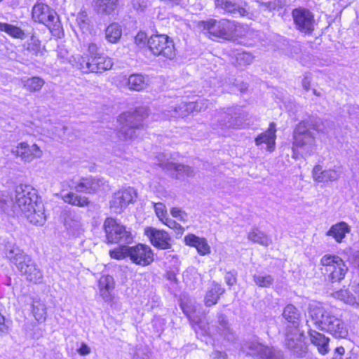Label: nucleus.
Listing matches in <instances>:
<instances>
[{"label": "nucleus", "mask_w": 359, "mask_h": 359, "mask_svg": "<svg viewBox=\"0 0 359 359\" xmlns=\"http://www.w3.org/2000/svg\"><path fill=\"white\" fill-rule=\"evenodd\" d=\"M15 205L30 223L43 225L46 222L44 205L31 186L20 184L16 187Z\"/></svg>", "instance_id": "nucleus-1"}, {"label": "nucleus", "mask_w": 359, "mask_h": 359, "mask_svg": "<svg viewBox=\"0 0 359 359\" xmlns=\"http://www.w3.org/2000/svg\"><path fill=\"white\" fill-rule=\"evenodd\" d=\"M309 314L319 330L328 332L337 338H346L348 336V326L341 316H335L332 311L321 303L310 304Z\"/></svg>", "instance_id": "nucleus-2"}, {"label": "nucleus", "mask_w": 359, "mask_h": 359, "mask_svg": "<svg viewBox=\"0 0 359 359\" xmlns=\"http://www.w3.org/2000/svg\"><path fill=\"white\" fill-rule=\"evenodd\" d=\"M6 255L15 265L18 270L27 280L33 283H41L43 275L42 271L34 263L31 257L15 245L7 247Z\"/></svg>", "instance_id": "nucleus-3"}, {"label": "nucleus", "mask_w": 359, "mask_h": 359, "mask_svg": "<svg viewBox=\"0 0 359 359\" xmlns=\"http://www.w3.org/2000/svg\"><path fill=\"white\" fill-rule=\"evenodd\" d=\"M292 157L311 156L316 149V141L314 134L311 131L309 121H302L295 127L292 135Z\"/></svg>", "instance_id": "nucleus-4"}, {"label": "nucleus", "mask_w": 359, "mask_h": 359, "mask_svg": "<svg viewBox=\"0 0 359 359\" xmlns=\"http://www.w3.org/2000/svg\"><path fill=\"white\" fill-rule=\"evenodd\" d=\"M147 114V109L145 107L139 108L133 113L122 114L118 118V121L123 125L118 133L120 139L128 141L137 137L136 132L142 126V121Z\"/></svg>", "instance_id": "nucleus-5"}, {"label": "nucleus", "mask_w": 359, "mask_h": 359, "mask_svg": "<svg viewBox=\"0 0 359 359\" xmlns=\"http://www.w3.org/2000/svg\"><path fill=\"white\" fill-rule=\"evenodd\" d=\"M147 44L151 52L156 56L172 60L176 56V49L171 38L165 34H154L148 40Z\"/></svg>", "instance_id": "nucleus-6"}, {"label": "nucleus", "mask_w": 359, "mask_h": 359, "mask_svg": "<svg viewBox=\"0 0 359 359\" xmlns=\"http://www.w3.org/2000/svg\"><path fill=\"white\" fill-rule=\"evenodd\" d=\"M103 228L107 243H130L133 240L131 232L115 219L107 218Z\"/></svg>", "instance_id": "nucleus-7"}, {"label": "nucleus", "mask_w": 359, "mask_h": 359, "mask_svg": "<svg viewBox=\"0 0 359 359\" xmlns=\"http://www.w3.org/2000/svg\"><path fill=\"white\" fill-rule=\"evenodd\" d=\"M201 27L206 32L205 34L225 39L231 38L236 31L235 22L224 19L219 21L210 19L201 22Z\"/></svg>", "instance_id": "nucleus-8"}, {"label": "nucleus", "mask_w": 359, "mask_h": 359, "mask_svg": "<svg viewBox=\"0 0 359 359\" xmlns=\"http://www.w3.org/2000/svg\"><path fill=\"white\" fill-rule=\"evenodd\" d=\"M323 270L332 282H339L344 278L348 271L344 262L337 255H325L320 259Z\"/></svg>", "instance_id": "nucleus-9"}, {"label": "nucleus", "mask_w": 359, "mask_h": 359, "mask_svg": "<svg viewBox=\"0 0 359 359\" xmlns=\"http://www.w3.org/2000/svg\"><path fill=\"white\" fill-rule=\"evenodd\" d=\"M285 346L297 358H302L307 352L304 334L297 327H287L285 332Z\"/></svg>", "instance_id": "nucleus-10"}, {"label": "nucleus", "mask_w": 359, "mask_h": 359, "mask_svg": "<svg viewBox=\"0 0 359 359\" xmlns=\"http://www.w3.org/2000/svg\"><path fill=\"white\" fill-rule=\"evenodd\" d=\"M32 16L35 22L43 24L50 29L59 27V20L56 12L43 3H36L32 8Z\"/></svg>", "instance_id": "nucleus-11"}, {"label": "nucleus", "mask_w": 359, "mask_h": 359, "mask_svg": "<svg viewBox=\"0 0 359 359\" xmlns=\"http://www.w3.org/2000/svg\"><path fill=\"white\" fill-rule=\"evenodd\" d=\"M292 17L295 28L300 32L311 34L314 30V15L309 9L304 7L294 8Z\"/></svg>", "instance_id": "nucleus-12"}, {"label": "nucleus", "mask_w": 359, "mask_h": 359, "mask_svg": "<svg viewBox=\"0 0 359 359\" xmlns=\"http://www.w3.org/2000/svg\"><path fill=\"white\" fill-rule=\"evenodd\" d=\"M11 152L25 163H31L35 159L41 158L43 155L42 149L37 144H30L27 142H21L13 146Z\"/></svg>", "instance_id": "nucleus-13"}, {"label": "nucleus", "mask_w": 359, "mask_h": 359, "mask_svg": "<svg viewBox=\"0 0 359 359\" xmlns=\"http://www.w3.org/2000/svg\"><path fill=\"white\" fill-rule=\"evenodd\" d=\"M137 193L133 188L128 187L114 193L110 201V209L115 213H121L131 203L133 202Z\"/></svg>", "instance_id": "nucleus-14"}, {"label": "nucleus", "mask_w": 359, "mask_h": 359, "mask_svg": "<svg viewBox=\"0 0 359 359\" xmlns=\"http://www.w3.org/2000/svg\"><path fill=\"white\" fill-rule=\"evenodd\" d=\"M129 257L135 264L145 266L154 261V253L149 245L137 244L129 247Z\"/></svg>", "instance_id": "nucleus-15"}, {"label": "nucleus", "mask_w": 359, "mask_h": 359, "mask_svg": "<svg viewBox=\"0 0 359 359\" xmlns=\"http://www.w3.org/2000/svg\"><path fill=\"white\" fill-rule=\"evenodd\" d=\"M343 172V166L340 164H337L332 168L323 170L320 165L314 166L312 170V176L315 181L318 182H329L338 180Z\"/></svg>", "instance_id": "nucleus-16"}, {"label": "nucleus", "mask_w": 359, "mask_h": 359, "mask_svg": "<svg viewBox=\"0 0 359 359\" xmlns=\"http://www.w3.org/2000/svg\"><path fill=\"white\" fill-rule=\"evenodd\" d=\"M144 233L154 247L162 250L170 248V237L165 231L154 227H147L145 229Z\"/></svg>", "instance_id": "nucleus-17"}, {"label": "nucleus", "mask_w": 359, "mask_h": 359, "mask_svg": "<svg viewBox=\"0 0 359 359\" xmlns=\"http://www.w3.org/2000/svg\"><path fill=\"white\" fill-rule=\"evenodd\" d=\"M106 182L103 178L87 177L81 179L74 188L78 192L95 193L105 186Z\"/></svg>", "instance_id": "nucleus-18"}, {"label": "nucleus", "mask_w": 359, "mask_h": 359, "mask_svg": "<svg viewBox=\"0 0 359 359\" xmlns=\"http://www.w3.org/2000/svg\"><path fill=\"white\" fill-rule=\"evenodd\" d=\"M276 124L271 122L269 128L255 138V144L261 147L262 144H266V149L269 152L273 151L276 145Z\"/></svg>", "instance_id": "nucleus-19"}, {"label": "nucleus", "mask_w": 359, "mask_h": 359, "mask_svg": "<svg viewBox=\"0 0 359 359\" xmlns=\"http://www.w3.org/2000/svg\"><path fill=\"white\" fill-rule=\"evenodd\" d=\"M159 165L167 170L175 171V177L179 180L192 177L195 174V171L191 167L183 164L161 161Z\"/></svg>", "instance_id": "nucleus-20"}, {"label": "nucleus", "mask_w": 359, "mask_h": 359, "mask_svg": "<svg viewBox=\"0 0 359 359\" xmlns=\"http://www.w3.org/2000/svg\"><path fill=\"white\" fill-rule=\"evenodd\" d=\"M184 240L187 245L195 248L200 255L205 256L210 253V246L205 238L189 233L185 236Z\"/></svg>", "instance_id": "nucleus-21"}, {"label": "nucleus", "mask_w": 359, "mask_h": 359, "mask_svg": "<svg viewBox=\"0 0 359 359\" xmlns=\"http://www.w3.org/2000/svg\"><path fill=\"white\" fill-rule=\"evenodd\" d=\"M65 226L68 233L73 236H79L84 231L81 217L76 213H69L66 217Z\"/></svg>", "instance_id": "nucleus-22"}, {"label": "nucleus", "mask_w": 359, "mask_h": 359, "mask_svg": "<svg viewBox=\"0 0 359 359\" xmlns=\"http://www.w3.org/2000/svg\"><path fill=\"white\" fill-rule=\"evenodd\" d=\"M351 231V226L346 222L341 221L332 225L326 232V236L332 237L337 243H341Z\"/></svg>", "instance_id": "nucleus-23"}, {"label": "nucleus", "mask_w": 359, "mask_h": 359, "mask_svg": "<svg viewBox=\"0 0 359 359\" xmlns=\"http://www.w3.org/2000/svg\"><path fill=\"white\" fill-rule=\"evenodd\" d=\"M308 333L311 343L317 348L318 353L323 355L328 353L330 338L313 330H310Z\"/></svg>", "instance_id": "nucleus-24"}, {"label": "nucleus", "mask_w": 359, "mask_h": 359, "mask_svg": "<svg viewBox=\"0 0 359 359\" xmlns=\"http://www.w3.org/2000/svg\"><path fill=\"white\" fill-rule=\"evenodd\" d=\"M215 4L216 8L223 10L224 12L230 13L233 16L244 17L248 15L246 8L239 6L231 0H215Z\"/></svg>", "instance_id": "nucleus-25"}, {"label": "nucleus", "mask_w": 359, "mask_h": 359, "mask_svg": "<svg viewBox=\"0 0 359 359\" xmlns=\"http://www.w3.org/2000/svg\"><path fill=\"white\" fill-rule=\"evenodd\" d=\"M115 286L114 280L111 276H102L98 281V290L100 296L104 302L111 299V292Z\"/></svg>", "instance_id": "nucleus-26"}, {"label": "nucleus", "mask_w": 359, "mask_h": 359, "mask_svg": "<svg viewBox=\"0 0 359 359\" xmlns=\"http://www.w3.org/2000/svg\"><path fill=\"white\" fill-rule=\"evenodd\" d=\"M92 63L90 65V67H91L90 71L93 73H101L110 69L113 66L112 60L102 54L92 57Z\"/></svg>", "instance_id": "nucleus-27"}, {"label": "nucleus", "mask_w": 359, "mask_h": 359, "mask_svg": "<svg viewBox=\"0 0 359 359\" xmlns=\"http://www.w3.org/2000/svg\"><path fill=\"white\" fill-rule=\"evenodd\" d=\"M219 325L220 327L218 328H215L214 326H208L206 329L205 328V325H203V323H201L198 325V328L203 331L205 334L213 336L219 334L226 339L230 340L231 333L226 322L224 319H222L219 320Z\"/></svg>", "instance_id": "nucleus-28"}, {"label": "nucleus", "mask_w": 359, "mask_h": 359, "mask_svg": "<svg viewBox=\"0 0 359 359\" xmlns=\"http://www.w3.org/2000/svg\"><path fill=\"white\" fill-rule=\"evenodd\" d=\"M149 83V78L141 74H131L128 79L127 85L130 90L140 91L145 89Z\"/></svg>", "instance_id": "nucleus-29"}, {"label": "nucleus", "mask_w": 359, "mask_h": 359, "mask_svg": "<svg viewBox=\"0 0 359 359\" xmlns=\"http://www.w3.org/2000/svg\"><path fill=\"white\" fill-rule=\"evenodd\" d=\"M233 115H236V109L234 108L220 109L215 112L214 115V122L221 129H228L224 123H225V122H228L229 120L231 121Z\"/></svg>", "instance_id": "nucleus-30"}, {"label": "nucleus", "mask_w": 359, "mask_h": 359, "mask_svg": "<svg viewBox=\"0 0 359 359\" xmlns=\"http://www.w3.org/2000/svg\"><path fill=\"white\" fill-rule=\"evenodd\" d=\"M283 318L292 325L291 327H299L301 319L300 311L292 304H287L283 313Z\"/></svg>", "instance_id": "nucleus-31"}, {"label": "nucleus", "mask_w": 359, "mask_h": 359, "mask_svg": "<svg viewBox=\"0 0 359 359\" xmlns=\"http://www.w3.org/2000/svg\"><path fill=\"white\" fill-rule=\"evenodd\" d=\"M21 82L23 88L30 93L40 91L45 84L43 79L39 76L24 78Z\"/></svg>", "instance_id": "nucleus-32"}, {"label": "nucleus", "mask_w": 359, "mask_h": 359, "mask_svg": "<svg viewBox=\"0 0 359 359\" xmlns=\"http://www.w3.org/2000/svg\"><path fill=\"white\" fill-rule=\"evenodd\" d=\"M164 118H178L188 116L186 110V101L172 104L164 111Z\"/></svg>", "instance_id": "nucleus-33"}, {"label": "nucleus", "mask_w": 359, "mask_h": 359, "mask_svg": "<svg viewBox=\"0 0 359 359\" xmlns=\"http://www.w3.org/2000/svg\"><path fill=\"white\" fill-rule=\"evenodd\" d=\"M0 32L6 33L13 39L23 40L26 36L25 32L20 27L6 22H0Z\"/></svg>", "instance_id": "nucleus-34"}, {"label": "nucleus", "mask_w": 359, "mask_h": 359, "mask_svg": "<svg viewBox=\"0 0 359 359\" xmlns=\"http://www.w3.org/2000/svg\"><path fill=\"white\" fill-rule=\"evenodd\" d=\"M248 238L255 243H259L265 247H268L272 243L271 238L257 228L252 229L248 233Z\"/></svg>", "instance_id": "nucleus-35"}, {"label": "nucleus", "mask_w": 359, "mask_h": 359, "mask_svg": "<svg viewBox=\"0 0 359 359\" xmlns=\"http://www.w3.org/2000/svg\"><path fill=\"white\" fill-rule=\"evenodd\" d=\"M265 346H266L257 341H251L245 342L242 346V348L248 355L255 356L260 359Z\"/></svg>", "instance_id": "nucleus-36"}, {"label": "nucleus", "mask_w": 359, "mask_h": 359, "mask_svg": "<svg viewBox=\"0 0 359 359\" xmlns=\"http://www.w3.org/2000/svg\"><path fill=\"white\" fill-rule=\"evenodd\" d=\"M62 198L65 203L79 207H86L90 203L87 197L77 195L74 192L63 194Z\"/></svg>", "instance_id": "nucleus-37"}, {"label": "nucleus", "mask_w": 359, "mask_h": 359, "mask_svg": "<svg viewBox=\"0 0 359 359\" xmlns=\"http://www.w3.org/2000/svg\"><path fill=\"white\" fill-rule=\"evenodd\" d=\"M121 36L122 29L118 23H112L105 29V38L109 43H118Z\"/></svg>", "instance_id": "nucleus-38"}, {"label": "nucleus", "mask_w": 359, "mask_h": 359, "mask_svg": "<svg viewBox=\"0 0 359 359\" xmlns=\"http://www.w3.org/2000/svg\"><path fill=\"white\" fill-rule=\"evenodd\" d=\"M32 313L37 321L43 322L47 315L46 304L41 299H34L32 303Z\"/></svg>", "instance_id": "nucleus-39"}, {"label": "nucleus", "mask_w": 359, "mask_h": 359, "mask_svg": "<svg viewBox=\"0 0 359 359\" xmlns=\"http://www.w3.org/2000/svg\"><path fill=\"white\" fill-rule=\"evenodd\" d=\"M94 3L97 12L110 14L116 8L118 0H94Z\"/></svg>", "instance_id": "nucleus-40"}, {"label": "nucleus", "mask_w": 359, "mask_h": 359, "mask_svg": "<svg viewBox=\"0 0 359 359\" xmlns=\"http://www.w3.org/2000/svg\"><path fill=\"white\" fill-rule=\"evenodd\" d=\"M224 289L218 284H213L212 287L208 291L205 298V304L207 306H211L215 304L220 295L223 294Z\"/></svg>", "instance_id": "nucleus-41"}, {"label": "nucleus", "mask_w": 359, "mask_h": 359, "mask_svg": "<svg viewBox=\"0 0 359 359\" xmlns=\"http://www.w3.org/2000/svg\"><path fill=\"white\" fill-rule=\"evenodd\" d=\"M332 297L335 299L341 301L346 304L355 307V299L351 290L342 288L332 293Z\"/></svg>", "instance_id": "nucleus-42"}, {"label": "nucleus", "mask_w": 359, "mask_h": 359, "mask_svg": "<svg viewBox=\"0 0 359 359\" xmlns=\"http://www.w3.org/2000/svg\"><path fill=\"white\" fill-rule=\"evenodd\" d=\"M255 283L261 287H269L274 282V278L269 274H257L253 276Z\"/></svg>", "instance_id": "nucleus-43"}, {"label": "nucleus", "mask_w": 359, "mask_h": 359, "mask_svg": "<svg viewBox=\"0 0 359 359\" xmlns=\"http://www.w3.org/2000/svg\"><path fill=\"white\" fill-rule=\"evenodd\" d=\"M260 359H283V353L274 347L265 346Z\"/></svg>", "instance_id": "nucleus-44"}, {"label": "nucleus", "mask_w": 359, "mask_h": 359, "mask_svg": "<svg viewBox=\"0 0 359 359\" xmlns=\"http://www.w3.org/2000/svg\"><path fill=\"white\" fill-rule=\"evenodd\" d=\"M109 256L112 259L121 260L129 257V247L126 245H120L109 251Z\"/></svg>", "instance_id": "nucleus-45"}, {"label": "nucleus", "mask_w": 359, "mask_h": 359, "mask_svg": "<svg viewBox=\"0 0 359 359\" xmlns=\"http://www.w3.org/2000/svg\"><path fill=\"white\" fill-rule=\"evenodd\" d=\"M76 66L83 73L92 72L90 71V65L92 63V58H88L87 61L81 55H77L74 57Z\"/></svg>", "instance_id": "nucleus-46"}, {"label": "nucleus", "mask_w": 359, "mask_h": 359, "mask_svg": "<svg viewBox=\"0 0 359 359\" xmlns=\"http://www.w3.org/2000/svg\"><path fill=\"white\" fill-rule=\"evenodd\" d=\"M224 124L229 129H238L244 127V122L243 121V118L241 117V114H238L236 112V115L232 116L231 121L229 120L228 122H225Z\"/></svg>", "instance_id": "nucleus-47"}, {"label": "nucleus", "mask_w": 359, "mask_h": 359, "mask_svg": "<svg viewBox=\"0 0 359 359\" xmlns=\"http://www.w3.org/2000/svg\"><path fill=\"white\" fill-rule=\"evenodd\" d=\"M161 222L169 228L174 229L177 234L182 235L184 231V229L180 224L168 216Z\"/></svg>", "instance_id": "nucleus-48"}, {"label": "nucleus", "mask_w": 359, "mask_h": 359, "mask_svg": "<svg viewBox=\"0 0 359 359\" xmlns=\"http://www.w3.org/2000/svg\"><path fill=\"white\" fill-rule=\"evenodd\" d=\"M253 60V56L249 53H239L236 57L237 63L240 66L248 65L252 62Z\"/></svg>", "instance_id": "nucleus-49"}, {"label": "nucleus", "mask_w": 359, "mask_h": 359, "mask_svg": "<svg viewBox=\"0 0 359 359\" xmlns=\"http://www.w3.org/2000/svg\"><path fill=\"white\" fill-rule=\"evenodd\" d=\"M170 214L173 217H175L182 222H187L188 219L187 214L184 210L178 208H172L170 210Z\"/></svg>", "instance_id": "nucleus-50"}, {"label": "nucleus", "mask_w": 359, "mask_h": 359, "mask_svg": "<svg viewBox=\"0 0 359 359\" xmlns=\"http://www.w3.org/2000/svg\"><path fill=\"white\" fill-rule=\"evenodd\" d=\"M154 209L156 216L161 221L167 217V211L164 204L161 203H155Z\"/></svg>", "instance_id": "nucleus-51"}, {"label": "nucleus", "mask_w": 359, "mask_h": 359, "mask_svg": "<svg viewBox=\"0 0 359 359\" xmlns=\"http://www.w3.org/2000/svg\"><path fill=\"white\" fill-rule=\"evenodd\" d=\"M27 50L32 52L35 55L42 53L40 43L38 41L34 40L28 44Z\"/></svg>", "instance_id": "nucleus-52"}, {"label": "nucleus", "mask_w": 359, "mask_h": 359, "mask_svg": "<svg viewBox=\"0 0 359 359\" xmlns=\"http://www.w3.org/2000/svg\"><path fill=\"white\" fill-rule=\"evenodd\" d=\"M351 290L355 299V308L359 309V283H353L351 285Z\"/></svg>", "instance_id": "nucleus-53"}, {"label": "nucleus", "mask_w": 359, "mask_h": 359, "mask_svg": "<svg viewBox=\"0 0 359 359\" xmlns=\"http://www.w3.org/2000/svg\"><path fill=\"white\" fill-rule=\"evenodd\" d=\"M8 196L4 191H0V210L5 211L8 208L9 201Z\"/></svg>", "instance_id": "nucleus-54"}, {"label": "nucleus", "mask_w": 359, "mask_h": 359, "mask_svg": "<svg viewBox=\"0 0 359 359\" xmlns=\"http://www.w3.org/2000/svg\"><path fill=\"white\" fill-rule=\"evenodd\" d=\"M88 52L89 54V58H92L94 57V56L101 55L98 53V46L95 43H90L88 44Z\"/></svg>", "instance_id": "nucleus-55"}, {"label": "nucleus", "mask_w": 359, "mask_h": 359, "mask_svg": "<svg viewBox=\"0 0 359 359\" xmlns=\"http://www.w3.org/2000/svg\"><path fill=\"white\" fill-rule=\"evenodd\" d=\"M147 40V34L144 32H139L135 37V43L137 46L144 45Z\"/></svg>", "instance_id": "nucleus-56"}, {"label": "nucleus", "mask_w": 359, "mask_h": 359, "mask_svg": "<svg viewBox=\"0 0 359 359\" xmlns=\"http://www.w3.org/2000/svg\"><path fill=\"white\" fill-rule=\"evenodd\" d=\"M311 82V74L308 73V72L305 73L304 78L302 79V87L305 90H306V91L309 90Z\"/></svg>", "instance_id": "nucleus-57"}, {"label": "nucleus", "mask_w": 359, "mask_h": 359, "mask_svg": "<svg viewBox=\"0 0 359 359\" xmlns=\"http://www.w3.org/2000/svg\"><path fill=\"white\" fill-rule=\"evenodd\" d=\"M131 4L137 11H143L147 7V2L144 0H131Z\"/></svg>", "instance_id": "nucleus-58"}, {"label": "nucleus", "mask_w": 359, "mask_h": 359, "mask_svg": "<svg viewBox=\"0 0 359 359\" xmlns=\"http://www.w3.org/2000/svg\"><path fill=\"white\" fill-rule=\"evenodd\" d=\"M194 104H196V109L197 112L205 109L208 107V101L203 99L194 101Z\"/></svg>", "instance_id": "nucleus-59"}, {"label": "nucleus", "mask_w": 359, "mask_h": 359, "mask_svg": "<svg viewBox=\"0 0 359 359\" xmlns=\"http://www.w3.org/2000/svg\"><path fill=\"white\" fill-rule=\"evenodd\" d=\"M76 22L81 29L86 28L88 26L87 17L84 14L79 15L76 18Z\"/></svg>", "instance_id": "nucleus-60"}, {"label": "nucleus", "mask_w": 359, "mask_h": 359, "mask_svg": "<svg viewBox=\"0 0 359 359\" xmlns=\"http://www.w3.org/2000/svg\"><path fill=\"white\" fill-rule=\"evenodd\" d=\"M8 332V325L5 322V318L0 314V334H6Z\"/></svg>", "instance_id": "nucleus-61"}, {"label": "nucleus", "mask_w": 359, "mask_h": 359, "mask_svg": "<svg viewBox=\"0 0 359 359\" xmlns=\"http://www.w3.org/2000/svg\"><path fill=\"white\" fill-rule=\"evenodd\" d=\"M225 280L229 285H234L236 282L235 274L231 272H228L225 276Z\"/></svg>", "instance_id": "nucleus-62"}, {"label": "nucleus", "mask_w": 359, "mask_h": 359, "mask_svg": "<svg viewBox=\"0 0 359 359\" xmlns=\"http://www.w3.org/2000/svg\"><path fill=\"white\" fill-rule=\"evenodd\" d=\"M78 353L83 356L87 355L90 354V348L87 344L83 343L81 344V347L79 348Z\"/></svg>", "instance_id": "nucleus-63"}, {"label": "nucleus", "mask_w": 359, "mask_h": 359, "mask_svg": "<svg viewBox=\"0 0 359 359\" xmlns=\"http://www.w3.org/2000/svg\"><path fill=\"white\" fill-rule=\"evenodd\" d=\"M196 104H194V101L186 102V110L188 115L190 113L196 111Z\"/></svg>", "instance_id": "nucleus-64"}]
</instances>
